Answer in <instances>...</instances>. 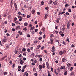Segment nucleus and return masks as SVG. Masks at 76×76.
I'll use <instances>...</instances> for the list:
<instances>
[{"instance_id": "nucleus-1", "label": "nucleus", "mask_w": 76, "mask_h": 76, "mask_svg": "<svg viewBox=\"0 0 76 76\" xmlns=\"http://www.w3.org/2000/svg\"><path fill=\"white\" fill-rule=\"evenodd\" d=\"M71 22V20H69L68 23L67 24V28L69 29V28L70 26V23Z\"/></svg>"}, {"instance_id": "nucleus-2", "label": "nucleus", "mask_w": 76, "mask_h": 76, "mask_svg": "<svg viewBox=\"0 0 76 76\" xmlns=\"http://www.w3.org/2000/svg\"><path fill=\"white\" fill-rule=\"evenodd\" d=\"M7 56H5L3 57H2L0 59V61H3L4 60L5 58H7Z\"/></svg>"}, {"instance_id": "nucleus-3", "label": "nucleus", "mask_w": 76, "mask_h": 76, "mask_svg": "<svg viewBox=\"0 0 76 76\" xmlns=\"http://www.w3.org/2000/svg\"><path fill=\"white\" fill-rule=\"evenodd\" d=\"M14 6L15 8V10L17 11V7H18V6H17V4H16V3L15 2L14 3Z\"/></svg>"}, {"instance_id": "nucleus-4", "label": "nucleus", "mask_w": 76, "mask_h": 76, "mask_svg": "<svg viewBox=\"0 0 76 76\" xmlns=\"http://www.w3.org/2000/svg\"><path fill=\"white\" fill-rule=\"evenodd\" d=\"M20 29V26H16L15 27V30H19V29Z\"/></svg>"}, {"instance_id": "nucleus-5", "label": "nucleus", "mask_w": 76, "mask_h": 76, "mask_svg": "<svg viewBox=\"0 0 76 76\" xmlns=\"http://www.w3.org/2000/svg\"><path fill=\"white\" fill-rule=\"evenodd\" d=\"M23 63H24V61L22 60H21L20 61V64H21V65H23Z\"/></svg>"}, {"instance_id": "nucleus-6", "label": "nucleus", "mask_w": 76, "mask_h": 76, "mask_svg": "<svg viewBox=\"0 0 76 76\" xmlns=\"http://www.w3.org/2000/svg\"><path fill=\"white\" fill-rule=\"evenodd\" d=\"M10 4L11 7V9H12V6H13V1H12V0L11 1Z\"/></svg>"}, {"instance_id": "nucleus-7", "label": "nucleus", "mask_w": 76, "mask_h": 76, "mask_svg": "<svg viewBox=\"0 0 76 76\" xmlns=\"http://www.w3.org/2000/svg\"><path fill=\"white\" fill-rule=\"evenodd\" d=\"M9 74L10 76H13V72L12 71H10V72Z\"/></svg>"}, {"instance_id": "nucleus-8", "label": "nucleus", "mask_w": 76, "mask_h": 76, "mask_svg": "<svg viewBox=\"0 0 76 76\" xmlns=\"http://www.w3.org/2000/svg\"><path fill=\"white\" fill-rule=\"evenodd\" d=\"M35 10H33L31 11V13L32 15H34L35 14Z\"/></svg>"}, {"instance_id": "nucleus-9", "label": "nucleus", "mask_w": 76, "mask_h": 76, "mask_svg": "<svg viewBox=\"0 0 76 76\" xmlns=\"http://www.w3.org/2000/svg\"><path fill=\"white\" fill-rule=\"evenodd\" d=\"M62 62L64 63L66 61V58L64 57L63 58L62 60Z\"/></svg>"}, {"instance_id": "nucleus-10", "label": "nucleus", "mask_w": 76, "mask_h": 76, "mask_svg": "<svg viewBox=\"0 0 76 76\" xmlns=\"http://www.w3.org/2000/svg\"><path fill=\"white\" fill-rule=\"evenodd\" d=\"M39 69H40L41 70L42 69V66L41 65H40L39 66Z\"/></svg>"}, {"instance_id": "nucleus-11", "label": "nucleus", "mask_w": 76, "mask_h": 76, "mask_svg": "<svg viewBox=\"0 0 76 76\" xmlns=\"http://www.w3.org/2000/svg\"><path fill=\"white\" fill-rule=\"evenodd\" d=\"M6 41H7V39H6L4 38L2 40L3 42H6Z\"/></svg>"}, {"instance_id": "nucleus-12", "label": "nucleus", "mask_w": 76, "mask_h": 76, "mask_svg": "<svg viewBox=\"0 0 76 76\" xmlns=\"http://www.w3.org/2000/svg\"><path fill=\"white\" fill-rule=\"evenodd\" d=\"M53 3V1L50 0L49 1V2H48V4H49V5H50L52 4V3Z\"/></svg>"}, {"instance_id": "nucleus-13", "label": "nucleus", "mask_w": 76, "mask_h": 76, "mask_svg": "<svg viewBox=\"0 0 76 76\" xmlns=\"http://www.w3.org/2000/svg\"><path fill=\"white\" fill-rule=\"evenodd\" d=\"M15 22L16 25H20V23H19V21H17Z\"/></svg>"}, {"instance_id": "nucleus-14", "label": "nucleus", "mask_w": 76, "mask_h": 76, "mask_svg": "<svg viewBox=\"0 0 76 76\" xmlns=\"http://www.w3.org/2000/svg\"><path fill=\"white\" fill-rule=\"evenodd\" d=\"M59 55H62V54H63V52L62 51H60L59 52Z\"/></svg>"}, {"instance_id": "nucleus-15", "label": "nucleus", "mask_w": 76, "mask_h": 76, "mask_svg": "<svg viewBox=\"0 0 76 76\" xmlns=\"http://www.w3.org/2000/svg\"><path fill=\"white\" fill-rule=\"evenodd\" d=\"M35 29V27L34 26L31 27L30 28V31H32V30H33V29Z\"/></svg>"}, {"instance_id": "nucleus-16", "label": "nucleus", "mask_w": 76, "mask_h": 76, "mask_svg": "<svg viewBox=\"0 0 76 76\" xmlns=\"http://www.w3.org/2000/svg\"><path fill=\"white\" fill-rule=\"evenodd\" d=\"M74 72H72L70 73V76H73L74 75Z\"/></svg>"}, {"instance_id": "nucleus-17", "label": "nucleus", "mask_w": 76, "mask_h": 76, "mask_svg": "<svg viewBox=\"0 0 76 76\" xmlns=\"http://www.w3.org/2000/svg\"><path fill=\"white\" fill-rule=\"evenodd\" d=\"M31 57L33 58L35 56V54L34 53H32L31 55Z\"/></svg>"}, {"instance_id": "nucleus-18", "label": "nucleus", "mask_w": 76, "mask_h": 76, "mask_svg": "<svg viewBox=\"0 0 76 76\" xmlns=\"http://www.w3.org/2000/svg\"><path fill=\"white\" fill-rule=\"evenodd\" d=\"M71 66V64L69 63H68L67 65V67H70Z\"/></svg>"}, {"instance_id": "nucleus-19", "label": "nucleus", "mask_w": 76, "mask_h": 76, "mask_svg": "<svg viewBox=\"0 0 76 76\" xmlns=\"http://www.w3.org/2000/svg\"><path fill=\"white\" fill-rule=\"evenodd\" d=\"M66 51L65 49H64L63 50V53L64 54H66Z\"/></svg>"}, {"instance_id": "nucleus-20", "label": "nucleus", "mask_w": 76, "mask_h": 76, "mask_svg": "<svg viewBox=\"0 0 76 76\" xmlns=\"http://www.w3.org/2000/svg\"><path fill=\"white\" fill-rule=\"evenodd\" d=\"M53 4H54V5H57V1H55V2H54Z\"/></svg>"}, {"instance_id": "nucleus-21", "label": "nucleus", "mask_w": 76, "mask_h": 76, "mask_svg": "<svg viewBox=\"0 0 76 76\" xmlns=\"http://www.w3.org/2000/svg\"><path fill=\"white\" fill-rule=\"evenodd\" d=\"M18 33L20 34V35H22V32L20 31H18Z\"/></svg>"}, {"instance_id": "nucleus-22", "label": "nucleus", "mask_w": 76, "mask_h": 76, "mask_svg": "<svg viewBox=\"0 0 76 76\" xmlns=\"http://www.w3.org/2000/svg\"><path fill=\"white\" fill-rule=\"evenodd\" d=\"M22 51L23 52H25V51H26V49L25 48H23L22 50Z\"/></svg>"}, {"instance_id": "nucleus-23", "label": "nucleus", "mask_w": 76, "mask_h": 76, "mask_svg": "<svg viewBox=\"0 0 76 76\" xmlns=\"http://www.w3.org/2000/svg\"><path fill=\"white\" fill-rule=\"evenodd\" d=\"M14 22H16V20H17V18H16V17H15L14 18Z\"/></svg>"}, {"instance_id": "nucleus-24", "label": "nucleus", "mask_w": 76, "mask_h": 76, "mask_svg": "<svg viewBox=\"0 0 76 76\" xmlns=\"http://www.w3.org/2000/svg\"><path fill=\"white\" fill-rule=\"evenodd\" d=\"M36 51L37 52H38V46L36 49Z\"/></svg>"}, {"instance_id": "nucleus-25", "label": "nucleus", "mask_w": 76, "mask_h": 76, "mask_svg": "<svg viewBox=\"0 0 76 76\" xmlns=\"http://www.w3.org/2000/svg\"><path fill=\"white\" fill-rule=\"evenodd\" d=\"M17 51H18V53H19L20 52V50H21V48H19L18 50V49H17Z\"/></svg>"}, {"instance_id": "nucleus-26", "label": "nucleus", "mask_w": 76, "mask_h": 76, "mask_svg": "<svg viewBox=\"0 0 76 76\" xmlns=\"http://www.w3.org/2000/svg\"><path fill=\"white\" fill-rule=\"evenodd\" d=\"M47 16H48V15L45 14V17H44V18L45 19H47Z\"/></svg>"}, {"instance_id": "nucleus-27", "label": "nucleus", "mask_w": 76, "mask_h": 76, "mask_svg": "<svg viewBox=\"0 0 76 76\" xmlns=\"http://www.w3.org/2000/svg\"><path fill=\"white\" fill-rule=\"evenodd\" d=\"M4 75H6L7 74V72H4L3 73Z\"/></svg>"}, {"instance_id": "nucleus-28", "label": "nucleus", "mask_w": 76, "mask_h": 76, "mask_svg": "<svg viewBox=\"0 0 76 76\" xmlns=\"http://www.w3.org/2000/svg\"><path fill=\"white\" fill-rule=\"evenodd\" d=\"M42 57V55H38V57L39 58H41V57Z\"/></svg>"}, {"instance_id": "nucleus-29", "label": "nucleus", "mask_w": 76, "mask_h": 76, "mask_svg": "<svg viewBox=\"0 0 76 76\" xmlns=\"http://www.w3.org/2000/svg\"><path fill=\"white\" fill-rule=\"evenodd\" d=\"M31 9H32V7H31V6H30V7H28V10H31Z\"/></svg>"}, {"instance_id": "nucleus-30", "label": "nucleus", "mask_w": 76, "mask_h": 76, "mask_svg": "<svg viewBox=\"0 0 76 76\" xmlns=\"http://www.w3.org/2000/svg\"><path fill=\"white\" fill-rule=\"evenodd\" d=\"M18 53V51L16 50V49H15V54H17V53Z\"/></svg>"}, {"instance_id": "nucleus-31", "label": "nucleus", "mask_w": 76, "mask_h": 76, "mask_svg": "<svg viewBox=\"0 0 76 76\" xmlns=\"http://www.w3.org/2000/svg\"><path fill=\"white\" fill-rule=\"evenodd\" d=\"M32 26H33L31 24H30L28 26V27L29 28H31V27H32Z\"/></svg>"}, {"instance_id": "nucleus-32", "label": "nucleus", "mask_w": 76, "mask_h": 76, "mask_svg": "<svg viewBox=\"0 0 76 76\" xmlns=\"http://www.w3.org/2000/svg\"><path fill=\"white\" fill-rule=\"evenodd\" d=\"M18 18H19V19L21 18H23V17H22L20 15H18Z\"/></svg>"}, {"instance_id": "nucleus-33", "label": "nucleus", "mask_w": 76, "mask_h": 76, "mask_svg": "<svg viewBox=\"0 0 76 76\" xmlns=\"http://www.w3.org/2000/svg\"><path fill=\"white\" fill-rule=\"evenodd\" d=\"M43 68H45V65L44 63H43L42 64Z\"/></svg>"}, {"instance_id": "nucleus-34", "label": "nucleus", "mask_w": 76, "mask_h": 76, "mask_svg": "<svg viewBox=\"0 0 76 76\" xmlns=\"http://www.w3.org/2000/svg\"><path fill=\"white\" fill-rule=\"evenodd\" d=\"M24 26H27L28 25V23L27 22H25L24 23Z\"/></svg>"}, {"instance_id": "nucleus-35", "label": "nucleus", "mask_w": 76, "mask_h": 76, "mask_svg": "<svg viewBox=\"0 0 76 76\" xmlns=\"http://www.w3.org/2000/svg\"><path fill=\"white\" fill-rule=\"evenodd\" d=\"M48 9H49V8H48V7H45V10H48Z\"/></svg>"}, {"instance_id": "nucleus-36", "label": "nucleus", "mask_w": 76, "mask_h": 76, "mask_svg": "<svg viewBox=\"0 0 76 76\" xmlns=\"http://www.w3.org/2000/svg\"><path fill=\"white\" fill-rule=\"evenodd\" d=\"M23 56H26V54L25 53V52H24L23 54Z\"/></svg>"}, {"instance_id": "nucleus-37", "label": "nucleus", "mask_w": 76, "mask_h": 76, "mask_svg": "<svg viewBox=\"0 0 76 76\" xmlns=\"http://www.w3.org/2000/svg\"><path fill=\"white\" fill-rule=\"evenodd\" d=\"M27 51H28V52H30L31 51V50H30V49L29 48H28L27 49Z\"/></svg>"}, {"instance_id": "nucleus-38", "label": "nucleus", "mask_w": 76, "mask_h": 76, "mask_svg": "<svg viewBox=\"0 0 76 76\" xmlns=\"http://www.w3.org/2000/svg\"><path fill=\"white\" fill-rule=\"evenodd\" d=\"M57 70H58V72H60V71H61L60 68H58V69H57Z\"/></svg>"}, {"instance_id": "nucleus-39", "label": "nucleus", "mask_w": 76, "mask_h": 76, "mask_svg": "<svg viewBox=\"0 0 76 76\" xmlns=\"http://www.w3.org/2000/svg\"><path fill=\"white\" fill-rule=\"evenodd\" d=\"M8 19H11V15L9 16L8 17Z\"/></svg>"}, {"instance_id": "nucleus-40", "label": "nucleus", "mask_w": 76, "mask_h": 76, "mask_svg": "<svg viewBox=\"0 0 76 76\" xmlns=\"http://www.w3.org/2000/svg\"><path fill=\"white\" fill-rule=\"evenodd\" d=\"M68 12H69V13H71V12H72V11H71V9H68Z\"/></svg>"}, {"instance_id": "nucleus-41", "label": "nucleus", "mask_w": 76, "mask_h": 76, "mask_svg": "<svg viewBox=\"0 0 76 76\" xmlns=\"http://www.w3.org/2000/svg\"><path fill=\"white\" fill-rule=\"evenodd\" d=\"M23 30L24 31H27V28L26 27H25L23 28Z\"/></svg>"}, {"instance_id": "nucleus-42", "label": "nucleus", "mask_w": 76, "mask_h": 76, "mask_svg": "<svg viewBox=\"0 0 76 76\" xmlns=\"http://www.w3.org/2000/svg\"><path fill=\"white\" fill-rule=\"evenodd\" d=\"M31 45V44L30 43L27 44L26 45L27 47H29V46Z\"/></svg>"}, {"instance_id": "nucleus-43", "label": "nucleus", "mask_w": 76, "mask_h": 76, "mask_svg": "<svg viewBox=\"0 0 76 76\" xmlns=\"http://www.w3.org/2000/svg\"><path fill=\"white\" fill-rule=\"evenodd\" d=\"M65 14L66 16H69V13L68 12H66Z\"/></svg>"}, {"instance_id": "nucleus-44", "label": "nucleus", "mask_w": 76, "mask_h": 76, "mask_svg": "<svg viewBox=\"0 0 76 76\" xmlns=\"http://www.w3.org/2000/svg\"><path fill=\"white\" fill-rule=\"evenodd\" d=\"M18 14L20 16H21V15H22V13L20 12H18Z\"/></svg>"}, {"instance_id": "nucleus-45", "label": "nucleus", "mask_w": 76, "mask_h": 76, "mask_svg": "<svg viewBox=\"0 0 76 76\" xmlns=\"http://www.w3.org/2000/svg\"><path fill=\"white\" fill-rule=\"evenodd\" d=\"M6 48L7 49H8V48H9V45H7L6 46Z\"/></svg>"}, {"instance_id": "nucleus-46", "label": "nucleus", "mask_w": 76, "mask_h": 76, "mask_svg": "<svg viewBox=\"0 0 76 76\" xmlns=\"http://www.w3.org/2000/svg\"><path fill=\"white\" fill-rule=\"evenodd\" d=\"M7 15L6 14V13H4V15H3V17H6Z\"/></svg>"}, {"instance_id": "nucleus-47", "label": "nucleus", "mask_w": 76, "mask_h": 76, "mask_svg": "<svg viewBox=\"0 0 76 76\" xmlns=\"http://www.w3.org/2000/svg\"><path fill=\"white\" fill-rule=\"evenodd\" d=\"M62 43L63 44H64V45H66V42L64 41Z\"/></svg>"}, {"instance_id": "nucleus-48", "label": "nucleus", "mask_w": 76, "mask_h": 76, "mask_svg": "<svg viewBox=\"0 0 76 76\" xmlns=\"http://www.w3.org/2000/svg\"><path fill=\"white\" fill-rule=\"evenodd\" d=\"M15 64H13L12 65V67H13V68H15Z\"/></svg>"}, {"instance_id": "nucleus-49", "label": "nucleus", "mask_w": 76, "mask_h": 76, "mask_svg": "<svg viewBox=\"0 0 76 76\" xmlns=\"http://www.w3.org/2000/svg\"><path fill=\"white\" fill-rule=\"evenodd\" d=\"M67 74V71H66L64 73V75H66Z\"/></svg>"}, {"instance_id": "nucleus-50", "label": "nucleus", "mask_w": 76, "mask_h": 76, "mask_svg": "<svg viewBox=\"0 0 76 76\" xmlns=\"http://www.w3.org/2000/svg\"><path fill=\"white\" fill-rule=\"evenodd\" d=\"M56 42H57L58 43V44H59V43H60V40H56Z\"/></svg>"}, {"instance_id": "nucleus-51", "label": "nucleus", "mask_w": 76, "mask_h": 76, "mask_svg": "<svg viewBox=\"0 0 76 76\" xmlns=\"http://www.w3.org/2000/svg\"><path fill=\"white\" fill-rule=\"evenodd\" d=\"M27 18H30V15H27Z\"/></svg>"}, {"instance_id": "nucleus-52", "label": "nucleus", "mask_w": 76, "mask_h": 76, "mask_svg": "<svg viewBox=\"0 0 76 76\" xmlns=\"http://www.w3.org/2000/svg\"><path fill=\"white\" fill-rule=\"evenodd\" d=\"M41 4L42 5H44V2L42 1L41 2Z\"/></svg>"}, {"instance_id": "nucleus-53", "label": "nucleus", "mask_w": 76, "mask_h": 76, "mask_svg": "<svg viewBox=\"0 0 76 76\" xmlns=\"http://www.w3.org/2000/svg\"><path fill=\"white\" fill-rule=\"evenodd\" d=\"M23 60H24V61H25V60H26V59L25 57H23Z\"/></svg>"}, {"instance_id": "nucleus-54", "label": "nucleus", "mask_w": 76, "mask_h": 76, "mask_svg": "<svg viewBox=\"0 0 76 76\" xmlns=\"http://www.w3.org/2000/svg\"><path fill=\"white\" fill-rule=\"evenodd\" d=\"M22 19H23V18H20L19 19V21H20V22H21V21H22Z\"/></svg>"}, {"instance_id": "nucleus-55", "label": "nucleus", "mask_w": 76, "mask_h": 76, "mask_svg": "<svg viewBox=\"0 0 76 76\" xmlns=\"http://www.w3.org/2000/svg\"><path fill=\"white\" fill-rule=\"evenodd\" d=\"M38 39L39 40H41V39H42V37H39Z\"/></svg>"}, {"instance_id": "nucleus-56", "label": "nucleus", "mask_w": 76, "mask_h": 76, "mask_svg": "<svg viewBox=\"0 0 76 76\" xmlns=\"http://www.w3.org/2000/svg\"><path fill=\"white\" fill-rule=\"evenodd\" d=\"M59 14L58 15L59 16H60V15H61V11H59Z\"/></svg>"}, {"instance_id": "nucleus-57", "label": "nucleus", "mask_w": 76, "mask_h": 76, "mask_svg": "<svg viewBox=\"0 0 76 76\" xmlns=\"http://www.w3.org/2000/svg\"><path fill=\"white\" fill-rule=\"evenodd\" d=\"M6 35H7V36H10V34L9 33H7L6 34Z\"/></svg>"}, {"instance_id": "nucleus-58", "label": "nucleus", "mask_w": 76, "mask_h": 76, "mask_svg": "<svg viewBox=\"0 0 76 76\" xmlns=\"http://www.w3.org/2000/svg\"><path fill=\"white\" fill-rule=\"evenodd\" d=\"M12 30L13 32H15V29L14 28H12Z\"/></svg>"}, {"instance_id": "nucleus-59", "label": "nucleus", "mask_w": 76, "mask_h": 76, "mask_svg": "<svg viewBox=\"0 0 76 76\" xmlns=\"http://www.w3.org/2000/svg\"><path fill=\"white\" fill-rule=\"evenodd\" d=\"M53 37H54V35H53V34H52L51 36H50V38H52Z\"/></svg>"}, {"instance_id": "nucleus-60", "label": "nucleus", "mask_w": 76, "mask_h": 76, "mask_svg": "<svg viewBox=\"0 0 76 76\" xmlns=\"http://www.w3.org/2000/svg\"><path fill=\"white\" fill-rule=\"evenodd\" d=\"M22 57V54H20L19 56H18V57L19 58H20Z\"/></svg>"}, {"instance_id": "nucleus-61", "label": "nucleus", "mask_w": 76, "mask_h": 76, "mask_svg": "<svg viewBox=\"0 0 76 76\" xmlns=\"http://www.w3.org/2000/svg\"><path fill=\"white\" fill-rule=\"evenodd\" d=\"M55 49V47L54 46H53L52 47V50H54Z\"/></svg>"}, {"instance_id": "nucleus-62", "label": "nucleus", "mask_w": 76, "mask_h": 76, "mask_svg": "<svg viewBox=\"0 0 76 76\" xmlns=\"http://www.w3.org/2000/svg\"><path fill=\"white\" fill-rule=\"evenodd\" d=\"M67 41L68 42H70V40H69V38H68L67 39Z\"/></svg>"}, {"instance_id": "nucleus-63", "label": "nucleus", "mask_w": 76, "mask_h": 76, "mask_svg": "<svg viewBox=\"0 0 76 76\" xmlns=\"http://www.w3.org/2000/svg\"><path fill=\"white\" fill-rule=\"evenodd\" d=\"M24 8H26V7H27V6L26 5H24Z\"/></svg>"}, {"instance_id": "nucleus-64", "label": "nucleus", "mask_w": 76, "mask_h": 76, "mask_svg": "<svg viewBox=\"0 0 76 76\" xmlns=\"http://www.w3.org/2000/svg\"><path fill=\"white\" fill-rule=\"evenodd\" d=\"M18 69H21V66L19 65L18 67Z\"/></svg>"}]
</instances>
